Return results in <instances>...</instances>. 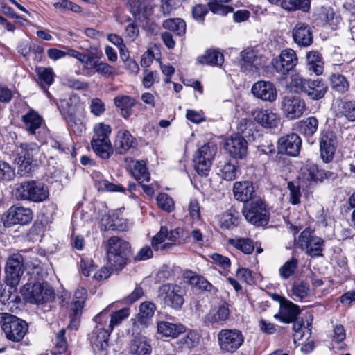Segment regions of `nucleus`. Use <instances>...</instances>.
Here are the masks:
<instances>
[{"label": "nucleus", "instance_id": "obj_1", "mask_svg": "<svg viewBox=\"0 0 355 355\" xmlns=\"http://www.w3.org/2000/svg\"><path fill=\"white\" fill-rule=\"evenodd\" d=\"M106 251L107 261L112 268L121 270L127 263L130 245L128 242L118 236H112L107 241Z\"/></svg>", "mask_w": 355, "mask_h": 355}, {"label": "nucleus", "instance_id": "obj_2", "mask_svg": "<svg viewBox=\"0 0 355 355\" xmlns=\"http://www.w3.org/2000/svg\"><path fill=\"white\" fill-rule=\"evenodd\" d=\"M24 300L28 303L42 304L53 300L54 291L46 282H28L20 288Z\"/></svg>", "mask_w": 355, "mask_h": 355}, {"label": "nucleus", "instance_id": "obj_3", "mask_svg": "<svg viewBox=\"0 0 355 355\" xmlns=\"http://www.w3.org/2000/svg\"><path fill=\"white\" fill-rule=\"evenodd\" d=\"M94 136L91 145L95 153L102 159H107L112 153L109 136L112 129L110 125L98 123L93 128Z\"/></svg>", "mask_w": 355, "mask_h": 355}, {"label": "nucleus", "instance_id": "obj_4", "mask_svg": "<svg viewBox=\"0 0 355 355\" xmlns=\"http://www.w3.org/2000/svg\"><path fill=\"white\" fill-rule=\"evenodd\" d=\"M242 213L245 220L255 226H265L268 223L269 211L261 197L245 203Z\"/></svg>", "mask_w": 355, "mask_h": 355}, {"label": "nucleus", "instance_id": "obj_5", "mask_svg": "<svg viewBox=\"0 0 355 355\" xmlns=\"http://www.w3.org/2000/svg\"><path fill=\"white\" fill-rule=\"evenodd\" d=\"M40 146L35 142H21L16 145L13 152L14 162L21 174L28 173L34 157L38 155Z\"/></svg>", "mask_w": 355, "mask_h": 355}, {"label": "nucleus", "instance_id": "obj_6", "mask_svg": "<svg viewBox=\"0 0 355 355\" xmlns=\"http://www.w3.org/2000/svg\"><path fill=\"white\" fill-rule=\"evenodd\" d=\"M1 327L7 339L12 342L21 341L28 329L26 321L10 313L1 314Z\"/></svg>", "mask_w": 355, "mask_h": 355}, {"label": "nucleus", "instance_id": "obj_7", "mask_svg": "<svg viewBox=\"0 0 355 355\" xmlns=\"http://www.w3.org/2000/svg\"><path fill=\"white\" fill-rule=\"evenodd\" d=\"M15 196L19 200L38 202H42L48 198L49 190L42 182L26 181L16 185Z\"/></svg>", "mask_w": 355, "mask_h": 355}, {"label": "nucleus", "instance_id": "obj_8", "mask_svg": "<svg viewBox=\"0 0 355 355\" xmlns=\"http://www.w3.org/2000/svg\"><path fill=\"white\" fill-rule=\"evenodd\" d=\"M243 333L237 329H223L217 334L218 345L223 354H233L244 343Z\"/></svg>", "mask_w": 355, "mask_h": 355}, {"label": "nucleus", "instance_id": "obj_9", "mask_svg": "<svg viewBox=\"0 0 355 355\" xmlns=\"http://www.w3.org/2000/svg\"><path fill=\"white\" fill-rule=\"evenodd\" d=\"M217 148L212 143H207L198 149L193 158L194 168L198 174L201 176L208 175Z\"/></svg>", "mask_w": 355, "mask_h": 355}, {"label": "nucleus", "instance_id": "obj_10", "mask_svg": "<svg viewBox=\"0 0 355 355\" xmlns=\"http://www.w3.org/2000/svg\"><path fill=\"white\" fill-rule=\"evenodd\" d=\"M185 291L180 286L174 284L162 285L158 290V297L166 306L180 310L184 302Z\"/></svg>", "mask_w": 355, "mask_h": 355}, {"label": "nucleus", "instance_id": "obj_11", "mask_svg": "<svg viewBox=\"0 0 355 355\" xmlns=\"http://www.w3.org/2000/svg\"><path fill=\"white\" fill-rule=\"evenodd\" d=\"M297 245L311 257H321L324 248V241L306 229L300 234Z\"/></svg>", "mask_w": 355, "mask_h": 355}, {"label": "nucleus", "instance_id": "obj_12", "mask_svg": "<svg viewBox=\"0 0 355 355\" xmlns=\"http://www.w3.org/2000/svg\"><path fill=\"white\" fill-rule=\"evenodd\" d=\"M24 272V257L20 254L10 255L5 266V282L10 287H16Z\"/></svg>", "mask_w": 355, "mask_h": 355}, {"label": "nucleus", "instance_id": "obj_13", "mask_svg": "<svg viewBox=\"0 0 355 355\" xmlns=\"http://www.w3.org/2000/svg\"><path fill=\"white\" fill-rule=\"evenodd\" d=\"M107 316L96 315L94 318V321L96 323L94 329L92 331L91 336V343L94 347L99 350H104L108 347L109 338L112 332V330L106 326Z\"/></svg>", "mask_w": 355, "mask_h": 355}, {"label": "nucleus", "instance_id": "obj_14", "mask_svg": "<svg viewBox=\"0 0 355 355\" xmlns=\"http://www.w3.org/2000/svg\"><path fill=\"white\" fill-rule=\"evenodd\" d=\"M281 107L284 116L290 120L301 117L306 110L304 100L299 96H284Z\"/></svg>", "mask_w": 355, "mask_h": 355}, {"label": "nucleus", "instance_id": "obj_15", "mask_svg": "<svg viewBox=\"0 0 355 355\" xmlns=\"http://www.w3.org/2000/svg\"><path fill=\"white\" fill-rule=\"evenodd\" d=\"M224 148L232 158L243 159L247 155L248 143L240 135L234 134L226 139Z\"/></svg>", "mask_w": 355, "mask_h": 355}, {"label": "nucleus", "instance_id": "obj_16", "mask_svg": "<svg viewBox=\"0 0 355 355\" xmlns=\"http://www.w3.org/2000/svg\"><path fill=\"white\" fill-rule=\"evenodd\" d=\"M33 212L29 208L24 207H11L3 218L5 226L9 227L15 224L26 225L31 222Z\"/></svg>", "mask_w": 355, "mask_h": 355}, {"label": "nucleus", "instance_id": "obj_17", "mask_svg": "<svg viewBox=\"0 0 355 355\" xmlns=\"http://www.w3.org/2000/svg\"><path fill=\"white\" fill-rule=\"evenodd\" d=\"M338 139L332 131L323 133L320 139V157L324 162L329 163L334 159Z\"/></svg>", "mask_w": 355, "mask_h": 355}, {"label": "nucleus", "instance_id": "obj_18", "mask_svg": "<svg viewBox=\"0 0 355 355\" xmlns=\"http://www.w3.org/2000/svg\"><path fill=\"white\" fill-rule=\"evenodd\" d=\"M241 68L243 71H248L250 74L258 72V69L261 64V56L257 49L248 47L241 52Z\"/></svg>", "mask_w": 355, "mask_h": 355}, {"label": "nucleus", "instance_id": "obj_19", "mask_svg": "<svg viewBox=\"0 0 355 355\" xmlns=\"http://www.w3.org/2000/svg\"><path fill=\"white\" fill-rule=\"evenodd\" d=\"M301 144L300 137L295 133H291L279 139L277 148L281 153L295 157L300 151Z\"/></svg>", "mask_w": 355, "mask_h": 355}, {"label": "nucleus", "instance_id": "obj_20", "mask_svg": "<svg viewBox=\"0 0 355 355\" xmlns=\"http://www.w3.org/2000/svg\"><path fill=\"white\" fill-rule=\"evenodd\" d=\"M253 95L257 98L268 102H273L277 97V92L273 83L269 81H258L251 89Z\"/></svg>", "mask_w": 355, "mask_h": 355}, {"label": "nucleus", "instance_id": "obj_21", "mask_svg": "<svg viewBox=\"0 0 355 355\" xmlns=\"http://www.w3.org/2000/svg\"><path fill=\"white\" fill-rule=\"evenodd\" d=\"M297 62L295 52L291 49L283 50L278 58L275 59L273 64L276 70L282 73H285L291 70Z\"/></svg>", "mask_w": 355, "mask_h": 355}, {"label": "nucleus", "instance_id": "obj_22", "mask_svg": "<svg viewBox=\"0 0 355 355\" xmlns=\"http://www.w3.org/2000/svg\"><path fill=\"white\" fill-rule=\"evenodd\" d=\"M233 193L236 200L243 202L244 204L255 198H260L257 195L252 183L248 181L236 182L233 187Z\"/></svg>", "mask_w": 355, "mask_h": 355}, {"label": "nucleus", "instance_id": "obj_23", "mask_svg": "<svg viewBox=\"0 0 355 355\" xmlns=\"http://www.w3.org/2000/svg\"><path fill=\"white\" fill-rule=\"evenodd\" d=\"M252 116L257 123L266 128L277 127L280 121L277 114L268 109L257 107L252 111Z\"/></svg>", "mask_w": 355, "mask_h": 355}, {"label": "nucleus", "instance_id": "obj_24", "mask_svg": "<svg viewBox=\"0 0 355 355\" xmlns=\"http://www.w3.org/2000/svg\"><path fill=\"white\" fill-rule=\"evenodd\" d=\"M101 225L104 226L105 230L124 231L128 227V220L123 217V211L117 209L112 215L103 217Z\"/></svg>", "mask_w": 355, "mask_h": 355}, {"label": "nucleus", "instance_id": "obj_25", "mask_svg": "<svg viewBox=\"0 0 355 355\" xmlns=\"http://www.w3.org/2000/svg\"><path fill=\"white\" fill-rule=\"evenodd\" d=\"M328 91L327 85L322 79H308L304 94L313 101L324 97Z\"/></svg>", "mask_w": 355, "mask_h": 355}, {"label": "nucleus", "instance_id": "obj_26", "mask_svg": "<svg viewBox=\"0 0 355 355\" xmlns=\"http://www.w3.org/2000/svg\"><path fill=\"white\" fill-rule=\"evenodd\" d=\"M126 167L130 171L134 178L140 182H148L150 173L144 161H138L132 158H125Z\"/></svg>", "mask_w": 355, "mask_h": 355}, {"label": "nucleus", "instance_id": "obj_27", "mask_svg": "<svg viewBox=\"0 0 355 355\" xmlns=\"http://www.w3.org/2000/svg\"><path fill=\"white\" fill-rule=\"evenodd\" d=\"M112 306V304L108 305L106 308H105L101 312L98 313V315H103V316L107 317V320L105 324L106 326H108L112 331L114 328L116 326L120 325L123 320L127 319L130 315V309L129 308H123L116 311H113L111 313H109L110 309Z\"/></svg>", "mask_w": 355, "mask_h": 355}, {"label": "nucleus", "instance_id": "obj_28", "mask_svg": "<svg viewBox=\"0 0 355 355\" xmlns=\"http://www.w3.org/2000/svg\"><path fill=\"white\" fill-rule=\"evenodd\" d=\"M293 37L296 44L301 46H309L313 42V34L309 25L297 23L293 29Z\"/></svg>", "mask_w": 355, "mask_h": 355}, {"label": "nucleus", "instance_id": "obj_29", "mask_svg": "<svg viewBox=\"0 0 355 355\" xmlns=\"http://www.w3.org/2000/svg\"><path fill=\"white\" fill-rule=\"evenodd\" d=\"M326 175L323 171H320L318 166L312 163L307 162L300 169L299 178L303 182H316L322 181Z\"/></svg>", "mask_w": 355, "mask_h": 355}, {"label": "nucleus", "instance_id": "obj_30", "mask_svg": "<svg viewBox=\"0 0 355 355\" xmlns=\"http://www.w3.org/2000/svg\"><path fill=\"white\" fill-rule=\"evenodd\" d=\"M230 315L229 305L224 302L218 306L211 309L206 314L205 320L210 324H223L229 319Z\"/></svg>", "mask_w": 355, "mask_h": 355}, {"label": "nucleus", "instance_id": "obj_31", "mask_svg": "<svg viewBox=\"0 0 355 355\" xmlns=\"http://www.w3.org/2000/svg\"><path fill=\"white\" fill-rule=\"evenodd\" d=\"M300 312L298 306L290 301H286L282 305L280 313L275 314L274 317L282 322L290 323L296 319Z\"/></svg>", "mask_w": 355, "mask_h": 355}, {"label": "nucleus", "instance_id": "obj_32", "mask_svg": "<svg viewBox=\"0 0 355 355\" xmlns=\"http://www.w3.org/2000/svg\"><path fill=\"white\" fill-rule=\"evenodd\" d=\"M114 105L120 110L121 115L128 119L132 114V109L136 105L134 98L127 95H118L114 98Z\"/></svg>", "mask_w": 355, "mask_h": 355}, {"label": "nucleus", "instance_id": "obj_33", "mask_svg": "<svg viewBox=\"0 0 355 355\" xmlns=\"http://www.w3.org/2000/svg\"><path fill=\"white\" fill-rule=\"evenodd\" d=\"M136 145V140L132 135L125 130H120L118 132L115 141L116 150L119 154L126 153L131 148Z\"/></svg>", "mask_w": 355, "mask_h": 355}, {"label": "nucleus", "instance_id": "obj_34", "mask_svg": "<svg viewBox=\"0 0 355 355\" xmlns=\"http://www.w3.org/2000/svg\"><path fill=\"white\" fill-rule=\"evenodd\" d=\"M130 353L133 355H150L151 345L145 336H135L130 343Z\"/></svg>", "mask_w": 355, "mask_h": 355}, {"label": "nucleus", "instance_id": "obj_35", "mask_svg": "<svg viewBox=\"0 0 355 355\" xmlns=\"http://www.w3.org/2000/svg\"><path fill=\"white\" fill-rule=\"evenodd\" d=\"M320 23L323 26H330L331 28H336L340 23V16L335 12L333 8L322 7L318 16Z\"/></svg>", "mask_w": 355, "mask_h": 355}, {"label": "nucleus", "instance_id": "obj_36", "mask_svg": "<svg viewBox=\"0 0 355 355\" xmlns=\"http://www.w3.org/2000/svg\"><path fill=\"white\" fill-rule=\"evenodd\" d=\"M156 306L150 302H144L140 304L139 313H137L138 322L146 327L152 323V318L154 315Z\"/></svg>", "mask_w": 355, "mask_h": 355}, {"label": "nucleus", "instance_id": "obj_37", "mask_svg": "<svg viewBox=\"0 0 355 355\" xmlns=\"http://www.w3.org/2000/svg\"><path fill=\"white\" fill-rule=\"evenodd\" d=\"M42 121V118L38 113L32 109L22 116V121L26 130L32 135L35 134V130L40 128Z\"/></svg>", "mask_w": 355, "mask_h": 355}, {"label": "nucleus", "instance_id": "obj_38", "mask_svg": "<svg viewBox=\"0 0 355 355\" xmlns=\"http://www.w3.org/2000/svg\"><path fill=\"white\" fill-rule=\"evenodd\" d=\"M157 332L166 337H177L184 331V327L182 324H176L166 321L157 322Z\"/></svg>", "mask_w": 355, "mask_h": 355}, {"label": "nucleus", "instance_id": "obj_39", "mask_svg": "<svg viewBox=\"0 0 355 355\" xmlns=\"http://www.w3.org/2000/svg\"><path fill=\"white\" fill-rule=\"evenodd\" d=\"M228 243L246 254H251L254 250L253 241L248 238L236 236L230 239Z\"/></svg>", "mask_w": 355, "mask_h": 355}, {"label": "nucleus", "instance_id": "obj_40", "mask_svg": "<svg viewBox=\"0 0 355 355\" xmlns=\"http://www.w3.org/2000/svg\"><path fill=\"white\" fill-rule=\"evenodd\" d=\"M319 122L314 116H310L300 122V132L306 137H312L318 130Z\"/></svg>", "mask_w": 355, "mask_h": 355}, {"label": "nucleus", "instance_id": "obj_41", "mask_svg": "<svg viewBox=\"0 0 355 355\" xmlns=\"http://www.w3.org/2000/svg\"><path fill=\"white\" fill-rule=\"evenodd\" d=\"M282 7L288 11L301 10L307 12L310 10V0H282Z\"/></svg>", "mask_w": 355, "mask_h": 355}, {"label": "nucleus", "instance_id": "obj_42", "mask_svg": "<svg viewBox=\"0 0 355 355\" xmlns=\"http://www.w3.org/2000/svg\"><path fill=\"white\" fill-rule=\"evenodd\" d=\"M198 61L202 64L219 66L223 63L224 58L223 53L218 51L208 50L204 55L198 58Z\"/></svg>", "mask_w": 355, "mask_h": 355}, {"label": "nucleus", "instance_id": "obj_43", "mask_svg": "<svg viewBox=\"0 0 355 355\" xmlns=\"http://www.w3.org/2000/svg\"><path fill=\"white\" fill-rule=\"evenodd\" d=\"M35 71L38 76V83L43 89L51 85L54 80V73L51 68L37 67Z\"/></svg>", "mask_w": 355, "mask_h": 355}, {"label": "nucleus", "instance_id": "obj_44", "mask_svg": "<svg viewBox=\"0 0 355 355\" xmlns=\"http://www.w3.org/2000/svg\"><path fill=\"white\" fill-rule=\"evenodd\" d=\"M309 69L316 75H320L323 71V62L317 51H310L306 55Z\"/></svg>", "mask_w": 355, "mask_h": 355}, {"label": "nucleus", "instance_id": "obj_45", "mask_svg": "<svg viewBox=\"0 0 355 355\" xmlns=\"http://www.w3.org/2000/svg\"><path fill=\"white\" fill-rule=\"evenodd\" d=\"M329 80L331 87L334 91L344 94L349 89V83L344 76L340 73H333Z\"/></svg>", "mask_w": 355, "mask_h": 355}, {"label": "nucleus", "instance_id": "obj_46", "mask_svg": "<svg viewBox=\"0 0 355 355\" xmlns=\"http://www.w3.org/2000/svg\"><path fill=\"white\" fill-rule=\"evenodd\" d=\"M219 222L221 227L230 229L236 227L239 223V213L234 209H230L220 216Z\"/></svg>", "mask_w": 355, "mask_h": 355}, {"label": "nucleus", "instance_id": "obj_47", "mask_svg": "<svg viewBox=\"0 0 355 355\" xmlns=\"http://www.w3.org/2000/svg\"><path fill=\"white\" fill-rule=\"evenodd\" d=\"M163 27L177 35H182L185 33L186 23L180 18L168 19L163 22Z\"/></svg>", "mask_w": 355, "mask_h": 355}, {"label": "nucleus", "instance_id": "obj_48", "mask_svg": "<svg viewBox=\"0 0 355 355\" xmlns=\"http://www.w3.org/2000/svg\"><path fill=\"white\" fill-rule=\"evenodd\" d=\"M308 79L304 78L299 74H292L288 83V89L296 94H304Z\"/></svg>", "mask_w": 355, "mask_h": 355}, {"label": "nucleus", "instance_id": "obj_49", "mask_svg": "<svg viewBox=\"0 0 355 355\" xmlns=\"http://www.w3.org/2000/svg\"><path fill=\"white\" fill-rule=\"evenodd\" d=\"M338 114L345 116L350 121H355V103L339 101L337 102Z\"/></svg>", "mask_w": 355, "mask_h": 355}, {"label": "nucleus", "instance_id": "obj_50", "mask_svg": "<svg viewBox=\"0 0 355 355\" xmlns=\"http://www.w3.org/2000/svg\"><path fill=\"white\" fill-rule=\"evenodd\" d=\"M231 0H209L208 4L210 10L220 15H226L233 11L232 7L225 5Z\"/></svg>", "mask_w": 355, "mask_h": 355}, {"label": "nucleus", "instance_id": "obj_51", "mask_svg": "<svg viewBox=\"0 0 355 355\" xmlns=\"http://www.w3.org/2000/svg\"><path fill=\"white\" fill-rule=\"evenodd\" d=\"M298 266V260L292 257L286 261L279 268V276L283 279H287L295 274V272Z\"/></svg>", "mask_w": 355, "mask_h": 355}, {"label": "nucleus", "instance_id": "obj_52", "mask_svg": "<svg viewBox=\"0 0 355 355\" xmlns=\"http://www.w3.org/2000/svg\"><path fill=\"white\" fill-rule=\"evenodd\" d=\"M91 68H94L95 71L105 77H110L116 74V69L110 64L99 62V61H91L89 62Z\"/></svg>", "mask_w": 355, "mask_h": 355}, {"label": "nucleus", "instance_id": "obj_53", "mask_svg": "<svg viewBox=\"0 0 355 355\" xmlns=\"http://www.w3.org/2000/svg\"><path fill=\"white\" fill-rule=\"evenodd\" d=\"M309 294V286L307 283L301 282L293 284L291 289V295L295 300H303Z\"/></svg>", "mask_w": 355, "mask_h": 355}, {"label": "nucleus", "instance_id": "obj_54", "mask_svg": "<svg viewBox=\"0 0 355 355\" xmlns=\"http://www.w3.org/2000/svg\"><path fill=\"white\" fill-rule=\"evenodd\" d=\"M199 340V334L196 331H189L179 340V343L184 347L191 349L198 345Z\"/></svg>", "mask_w": 355, "mask_h": 355}, {"label": "nucleus", "instance_id": "obj_55", "mask_svg": "<svg viewBox=\"0 0 355 355\" xmlns=\"http://www.w3.org/2000/svg\"><path fill=\"white\" fill-rule=\"evenodd\" d=\"M220 167V174L223 179L232 181L236 178L237 168L234 164L230 162H227Z\"/></svg>", "mask_w": 355, "mask_h": 355}, {"label": "nucleus", "instance_id": "obj_56", "mask_svg": "<svg viewBox=\"0 0 355 355\" xmlns=\"http://www.w3.org/2000/svg\"><path fill=\"white\" fill-rule=\"evenodd\" d=\"M94 178L95 180V187L98 191L119 192H123L125 191L124 188L120 184H114L102 178L96 179L94 177Z\"/></svg>", "mask_w": 355, "mask_h": 355}, {"label": "nucleus", "instance_id": "obj_57", "mask_svg": "<svg viewBox=\"0 0 355 355\" xmlns=\"http://www.w3.org/2000/svg\"><path fill=\"white\" fill-rule=\"evenodd\" d=\"M157 202L159 207L167 212H171L175 209L173 198L166 193L159 194L157 197Z\"/></svg>", "mask_w": 355, "mask_h": 355}, {"label": "nucleus", "instance_id": "obj_58", "mask_svg": "<svg viewBox=\"0 0 355 355\" xmlns=\"http://www.w3.org/2000/svg\"><path fill=\"white\" fill-rule=\"evenodd\" d=\"M184 277L189 279L191 284L198 286L200 288L207 290L211 286V284L206 279L196 275L191 271L187 272Z\"/></svg>", "mask_w": 355, "mask_h": 355}, {"label": "nucleus", "instance_id": "obj_59", "mask_svg": "<svg viewBox=\"0 0 355 355\" xmlns=\"http://www.w3.org/2000/svg\"><path fill=\"white\" fill-rule=\"evenodd\" d=\"M65 334V329H62L59 331V332L56 334L55 338V349H54V354H62L64 353L67 348V340L64 337Z\"/></svg>", "mask_w": 355, "mask_h": 355}, {"label": "nucleus", "instance_id": "obj_60", "mask_svg": "<svg viewBox=\"0 0 355 355\" xmlns=\"http://www.w3.org/2000/svg\"><path fill=\"white\" fill-rule=\"evenodd\" d=\"M15 176V170L7 162L0 159V182L10 181Z\"/></svg>", "mask_w": 355, "mask_h": 355}, {"label": "nucleus", "instance_id": "obj_61", "mask_svg": "<svg viewBox=\"0 0 355 355\" xmlns=\"http://www.w3.org/2000/svg\"><path fill=\"white\" fill-rule=\"evenodd\" d=\"M89 110L94 116H101L106 110L105 104L101 98H94L90 101Z\"/></svg>", "mask_w": 355, "mask_h": 355}, {"label": "nucleus", "instance_id": "obj_62", "mask_svg": "<svg viewBox=\"0 0 355 355\" xmlns=\"http://www.w3.org/2000/svg\"><path fill=\"white\" fill-rule=\"evenodd\" d=\"M255 125L253 121L248 119H242L239 121L237 129L238 130L245 135V136L248 137L252 134V130H254Z\"/></svg>", "mask_w": 355, "mask_h": 355}, {"label": "nucleus", "instance_id": "obj_63", "mask_svg": "<svg viewBox=\"0 0 355 355\" xmlns=\"http://www.w3.org/2000/svg\"><path fill=\"white\" fill-rule=\"evenodd\" d=\"M168 236V228L163 226L160 228L159 232H157L152 239V247L155 250H159V245L167 239Z\"/></svg>", "mask_w": 355, "mask_h": 355}, {"label": "nucleus", "instance_id": "obj_64", "mask_svg": "<svg viewBox=\"0 0 355 355\" xmlns=\"http://www.w3.org/2000/svg\"><path fill=\"white\" fill-rule=\"evenodd\" d=\"M288 189L290 193V202L293 205L299 204L301 198L300 186L293 182H289L288 183Z\"/></svg>", "mask_w": 355, "mask_h": 355}]
</instances>
